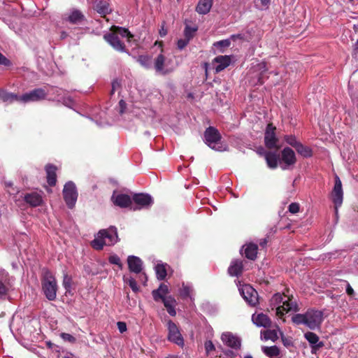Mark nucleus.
<instances>
[{
    "label": "nucleus",
    "instance_id": "obj_1",
    "mask_svg": "<svg viewBox=\"0 0 358 358\" xmlns=\"http://www.w3.org/2000/svg\"><path fill=\"white\" fill-rule=\"evenodd\" d=\"M120 36L127 38L129 42L131 41L134 35L131 34L128 29L112 26L110 32L106 34L103 38L107 41L115 50L124 52H126V46L124 43L120 40Z\"/></svg>",
    "mask_w": 358,
    "mask_h": 358
},
{
    "label": "nucleus",
    "instance_id": "obj_2",
    "mask_svg": "<svg viewBox=\"0 0 358 358\" xmlns=\"http://www.w3.org/2000/svg\"><path fill=\"white\" fill-rule=\"evenodd\" d=\"M119 241L117 229L110 227L107 229H101L97 236L92 241V246L96 250H101L104 245H113Z\"/></svg>",
    "mask_w": 358,
    "mask_h": 358
},
{
    "label": "nucleus",
    "instance_id": "obj_3",
    "mask_svg": "<svg viewBox=\"0 0 358 358\" xmlns=\"http://www.w3.org/2000/svg\"><path fill=\"white\" fill-rule=\"evenodd\" d=\"M42 291L49 301H54L57 297V283L56 278L49 270H45L41 278Z\"/></svg>",
    "mask_w": 358,
    "mask_h": 358
},
{
    "label": "nucleus",
    "instance_id": "obj_4",
    "mask_svg": "<svg viewBox=\"0 0 358 358\" xmlns=\"http://www.w3.org/2000/svg\"><path fill=\"white\" fill-rule=\"evenodd\" d=\"M166 326L168 329V341L182 348L185 346V341L179 327L171 320L167 321Z\"/></svg>",
    "mask_w": 358,
    "mask_h": 358
},
{
    "label": "nucleus",
    "instance_id": "obj_5",
    "mask_svg": "<svg viewBox=\"0 0 358 358\" xmlns=\"http://www.w3.org/2000/svg\"><path fill=\"white\" fill-rule=\"evenodd\" d=\"M63 197L68 208L72 209L75 206L78 199L76 187L72 181H69L64 185Z\"/></svg>",
    "mask_w": 358,
    "mask_h": 358
},
{
    "label": "nucleus",
    "instance_id": "obj_6",
    "mask_svg": "<svg viewBox=\"0 0 358 358\" xmlns=\"http://www.w3.org/2000/svg\"><path fill=\"white\" fill-rule=\"evenodd\" d=\"M221 138L220 133L213 127H208L204 132L205 143L212 149L220 150L218 148H215V144L218 143L221 141Z\"/></svg>",
    "mask_w": 358,
    "mask_h": 358
},
{
    "label": "nucleus",
    "instance_id": "obj_7",
    "mask_svg": "<svg viewBox=\"0 0 358 358\" xmlns=\"http://www.w3.org/2000/svg\"><path fill=\"white\" fill-rule=\"evenodd\" d=\"M47 96V92L42 88H36L22 96H20V101L22 103L35 102L43 100Z\"/></svg>",
    "mask_w": 358,
    "mask_h": 358
},
{
    "label": "nucleus",
    "instance_id": "obj_8",
    "mask_svg": "<svg viewBox=\"0 0 358 358\" xmlns=\"http://www.w3.org/2000/svg\"><path fill=\"white\" fill-rule=\"evenodd\" d=\"M276 127L272 123L268 124L264 133V144L268 149L278 148V138L275 135Z\"/></svg>",
    "mask_w": 358,
    "mask_h": 358
},
{
    "label": "nucleus",
    "instance_id": "obj_9",
    "mask_svg": "<svg viewBox=\"0 0 358 358\" xmlns=\"http://www.w3.org/2000/svg\"><path fill=\"white\" fill-rule=\"evenodd\" d=\"M331 199L334 203L336 211L337 212L338 208L342 205L343 199L342 182L338 176H335L334 187L331 192Z\"/></svg>",
    "mask_w": 358,
    "mask_h": 358
},
{
    "label": "nucleus",
    "instance_id": "obj_10",
    "mask_svg": "<svg viewBox=\"0 0 358 358\" xmlns=\"http://www.w3.org/2000/svg\"><path fill=\"white\" fill-rule=\"evenodd\" d=\"M281 168L283 170L293 166L296 162V157L295 152L292 149L289 147L285 148L281 151Z\"/></svg>",
    "mask_w": 358,
    "mask_h": 358
},
{
    "label": "nucleus",
    "instance_id": "obj_11",
    "mask_svg": "<svg viewBox=\"0 0 358 358\" xmlns=\"http://www.w3.org/2000/svg\"><path fill=\"white\" fill-rule=\"evenodd\" d=\"M307 318V327L310 329L319 327L322 322V313L319 310H308L306 313Z\"/></svg>",
    "mask_w": 358,
    "mask_h": 358
},
{
    "label": "nucleus",
    "instance_id": "obj_12",
    "mask_svg": "<svg viewBox=\"0 0 358 358\" xmlns=\"http://www.w3.org/2000/svg\"><path fill=\"white\" fill-rule=\"evenodd\" d=\"M241 294L246 302L252 306L258 303V293L250 285H245L241 289Z\"/></svg>",
    "mask_w": 358,
    "mask_h": 358
},
{
    "label": "nucleus",
    "instance_id": "obj_13",
    "mask_svg": "<svg viewBox=\"0 0 358 358\" xmlns=\"http://www.w3.org/2000/svg\"><path fill=\"white\" fill-rule=\"evenodd\" d=\"M285 297H287L285 295L282 294L280 293L275 294L272 297L271 301L273 302H274L275 303H283L282 306H278L277 308V313L278 314L283 315L284 314L283 311H285L286 313H287L289 310H292V306L289 301L290 300L289 298L288 297L287 301H284V299Z\"/></svg>",
    "mask_w": 358,
    "mask_h": 358
},
{
    "label": "nucleus",
    "instance_id": "obj_14",
    "mask_svg": "<svg viewBox=\"0 0 358 358\" xmlns=\"http://www.w3.org/2000/svg\"><path fill=\"white\" fill-rule=\"evenodd\" d=\"M132 201L139 206L138 208H148L153 203L152 196L148 194L144 193L135 194L133 196Z\"/></svg>",
    "mask_w": 358,
    "mask_h": 358
},
{
    "label": "nucleus",
    "instance_id": "obj_15",
    "mask_svg": "<svg viewBox=\"0 0 358 358\" xmlns=\"http://www.w3.org/2000/svg\"><path fill=\"white\" fill-rule=\"evenodd\" d=\"M221 339L225 345L231 348L238 350L241 348V340L230 332L223 333Z\"/></svg>",
    "mask_w": 358,
    "mask_h": 358
},
{
    "label": "nucleus",
    "instance_id": "obj_16",
    "mask_svg": "<svg viewBox=\"0 0 358 358\" xmlns=\"http://www.w3.org/2000/svg\"><path fill=\"white\" fill-rule=\"evenodd\" d=\"M111 200L115 206L120 208H127L132 204V199L129 195L125 194H118L117 195L113 194Z\"/></svg>",
    "mask_w": 358,
    "mask_h": 358
},
{
    "label": "nucleus",
    "instance_id": "obj_17",
    "mask_svg": "<svg viewBox=\"0 0 358 358\" xmlns=\"http://www.w3.org/2000/svg\"><path fill=\"white\" fill-rule=\"evenodd\" d=\"M128 268L130 272L134 273H141L143 270L142 260L134 255H130L127 257Z\"/></svg>",
    "mask_w": 358,
    "mask_h": 358
},
{
    "label": "nucleus",
    "instance_id": "obj_18",
    "mask_svg": "<svg viewBox=\"0 0 358 358\" xmlns=\"http://www.w3.org/2000/svg\"><path fill=\"white\" fill-rule=\"evenodd\" d=\"M263 152L264 154V158L266 162V164L270 169H276L278 167V162H280L281 164L279 155H278L275 152L263 150Z\"/></svg>",
    "mask_w": 358,
    "mask_h": 358
},
{
    "label": "nucleus",
    "instance_id": "obj_19",
    "mask_svg": "<svg viewBox=\"0 0 358 358\" xmlns=\"http://www.w3.org/2000/svg\"><path fill=\"white\" fill-rule=\"evenodd\" d=\"M45 170L46 172V178L48 184L50 187L55 186L57 183V166L52 164H48L45 166Z\"/></svg>",
    "mask_w": 358,
    "mask_h": 358
},
{
    "label": "nucleus",
    "instance_id": "obj_20",
    "mask_svg": "<svg viewBox=\"0 0 358 358\" xmlns=\"http://www.w3.org/2000/svg\"><path fill=\"white\" fill-rule=\"evenodd\" d=\"M94 9L100 14L102 17H105L106 15L112 12L110 4L107 0L96 1L94 5Z\"/></svg>",
    "mask_w": 358,
    "mask_h": 358
},
{
    "label": "nucleus",
    "instance_id": "obj_21",
    "mask_svg": "<svg viewBox=\"0 0 358 358\" xmlns=\"http://www.w3.org/2000/svg\"><path fill=\"white\" fill-rule=\"evenodd\" d=\"M243 271V264L241 259H234L228 268V273L231 276H240Z\"/></svg>",
    "mask_w": 358,
    "mask_h": 358
},
{
    "label": "nucleus",
    "instance_id": "obj_22",
    "mask_svg": "<svg viewBox=\"0 0 358 358\" xmlns=\"http://www.w3.org/2000/svg\"><path fill=\"white\" fill-rule=\"evenodd\" d=\"M24 201L31 207H37L42 204L43 198L37 192H31L24 194Z\"/></svg>",
    "mask_w": 358,
    "mask_h": 358
},
{
    "label": "nucleus",
    "instance_id": "obj_23",
    "mask_svg": "<svg viewBox=\"0 0 358 358\" xmlns=\"http://www.w3.org/2000/svg\"><path fill=\"white\" fill-rule=\"evenodd\" d=\"M214 63H217L215 67L216 73H219L228 67L231 64V57L228 55H220L213 59Z\"/></svg>",
    "mask_w": 358,
    "mask_h": 358
},
{
    "label": "nucleus",
    "instance_id": "obj_24",
    "mask_svg": "<svg viewBox=\"0 0 358 358\" xmlns=\"http://www.w3.org/2000/svg\"><path fill=\"white\" fill-rule=\"evenodd\" d=\"M213 0H199L196 6V11L200 15L208 13L212 8Z\"/></svg>",
    "mask_w": 358,
    "mask_h": 358
},
{
    "label": "nucleus",
    "instance_id": "obj_25",
    "mask_svg": "<svg viewBox=\"0 0 358 358\" xmlns=\"http://www.w3.org/2000/svg\"><path fill=\"white\" fill-rule=\"evenodd\" d=\"M252 321L258 327H269L271 324L270 318L264 313L253 315Z\"/></svg>",
    "mask_w": 358,
    "mask_h": 358
},
{
    "label": "nucleus",
    "instance_id": "obj_26",
    "mask_svg": "<svg viewBox=\"0 0 358 358\" xmlns=\"http://www.w3.org/2000/svg\"><path fill=\"white\" fill-rule=\"evenodd\" d=\"M244 248V254L247 259L250 260H255L257 255L258 246L255 243H249L243 246Z\"/></svg>",
    "mask_w": 358,
    "mask_h": 358
},
{
    "label": "nucleus",
    "instance_id": "obj_27",
    "mask_svg": "<svg viewBox=\"0 0 358 358\" xmlns=\"http://www.w3.org/2000/svg\"><path fill=\"white\" fill-rule=\"evenodd\" d=\"M162 302L168 313L171 316H176V311L175 307L177 304L176 299L171 296H168L166 299H163Z\"/></svg>",
    "mask_w": 358,
    "mask_h": 358
},
{
    "label": "nucleus",
    "instance_id": "obj_28",
    "mask_svg": "<svg viewBox=\"0 0 358 358\" xmlns=\"http://www.w3.org/2000/svg\"><path fill=\"white\" fill-rule=\"evenodd\" d=\"M0 99L3 102L11 103L15 101H20V96L12 92H8L5 90L0 89Z\"/></svg>",
    "mask_w": 358,
    "mask_h": 358
},
{
    "label": "nucleus",
    "instance_id": "obj_29",
    "mask_svg": "<svg viewBox=\"0 0 358 358\" xmlns=\"http://www.w3.org/2000/svg\"><path fill=\"white\" fill-rule=\"evenodd\" d=\"M263 352L269 358H280V350L276 345L271 347L263 346L262 348Z\"/></svg>",
    "mask_w": 358,
    "mask_h": 358
},
{
    "label": "nucleus",
    "instance_id": "obj_30",
    "mask_svg": "<svg viewBox=\"0 0 358 358\" xmlns=\"http://www.w3.org/2000/svg\"><path fill=\"white\" fill-rule=\"evenodd\" d=\"M85 19L84 15L78 9H73L68 17V20L71 24H78Z\"/></svg>",
    "mask_w": 358,
    "mask_h": 358
},
{
    "label": "nucleus",
    "instance_id": "obj_31",
    "mask_svg": "<svg viewBox=\"0 0 358 358\" xmlns=\"http://www.w3.org/2000/svg\"><path fill=\"white\" fill-rule=\"evenodd\" d=\"M296 152L303 157L308 158L313 156V150L310 147L299 143L295 148Z\"/></svg>",
    "mask_w": 358,
    "mask_h": 358
},
{
    "label": "nucleus",
    "instance_id": "obj_32",
    "mask_svg": "<svg viewBox=\"0 0 358 358\" xmlns=\"http://www.w3.org/2000/svg\"><path fill=\"white\" fill-rule=\"evenodd\" d=\"M166 264H158L155 266L157 278L159 280L165 279L167 275Z\"/></svg>",
    "mask_w": 358,
    "mask_h": 358
},
{
    "label": "nucleus",
    "instance_id": "obj_33",
    "mask_svg": "<svg viewBox=\"0 0 358 358\" xmlns=\"http://www.w3.org/2000/svg\"><path fill=\"white\" fill-rule=\"evenodd\" d=\"M165 62V57L162 54H159L155 60V68L157 72L162 73L163 74L166 73V71H164V65Z\"/></svg>",
    "mask_w": 358,
    "mask_h": 358
},
{
    "label": "nucleus",
    "instance_id": "obj_34",
    "mask_svg": "<svg viewBox=\"0 0 358 358\" xmlns=\"http://www.w3.org/2000/svg\"><path fill=\"white\" fill-rule=\"evenodd\" d=\"M159 292H162V294H164L166 295L169 293V289L166 285H165L164 283H161L159 287H158V289H154L152 292V295L153 299L155 301H159L160 296L158 294Z\"/></svg>",
    "mask_w": 358,
    "mask_h": 358
},
{
    "label": "nucleus",
    "instance_id": "obj_35",
    "mask_svg": "<svg viewBox=\"0 0 358 358\" xmlns=\"http://www.w3.org/2000/svg\"><path fill=\"white\" fill-rule=\"evenodd\" d=\"M197 30H198L197 26L190 27L185 22V27L184 29L185 38L189 41L192 40L194 38Z\"/></svg>",
    "mask_w": 358,
    "mask_h": 358
},
{
    "label": "nucleus",
    "instance_id": "obj_36",
    "mask_svg": "<svg viewBox=\"0 0 358 358\" xmlns=\"http://www.w3.org/2000/svg\"><path fill=\"white\" fill-rule=\"evenodd\" d=\"M9 283L3 276H0V299L4 297L8 292Z\"/></svg>",
    "mask_w": 358,
    "mask_h": 358
},
{
    "label": "nucleus",
    "instance_id": "obj_37",
    "mask_svg": "<svg viewBox=\"0 0 358 358\" xmlns=\"http://www.w3.org/2000/svg\"><path fill=\"white\" fill-rule=\"evenodd\" d=\"M262 334L266 341L271 340L274 342L278 338V334L275 330H266L262 332Z\"/></svg>",
    "mask_w": 358,
    "mask_h": 358
},
{
    "label": "nucleus",
    "instance_id": "obj_38",
    "mask_svg": "<svg viewBox=\"0 0 358 358\" xmlns=\"http://www.w3.org/2000/svg\"><path fill=\"white\" fill-rule=\"evenodd\" d=\"M213 45L219 50L220 52L223 53L224 52V48L230 46L231 41L229 39H225L215 42Z\"/></svg>",
    "mask_w": 358,
    "mask_h": 358
},
{
    "label": "nucleus",
    "instance_id": "obj_39",
    "mask_svg": "<svg viewBox=\"0 0 358 358\" xmlns=\"http://www.w3.org/2000/svg\"><path fill=\"white\" fill-rule=\"evenodd\" d=\"M259 69L261 70L260 75L258 78V82L259 84L262 85L264 83L265 79L268 78V76H265L264 73L267 71L268 69L266 67V64L264 62H262L258 65Z\"/></svg>",
    "mask_w": 358,
    "mask_h": 358
},
{
    "label": "nucleus",
    "instance_id": "obj_40",
    "mask_svg": "<svg viewBox=\"0 0 358 358\" xmlns=\"http://www.w3.org/2000/svg\"><path fill=\"white\" fill-rule=\"evenodd\" d=\"M292 320L296 324H306L307 326V318H306V313H304V314H299H299H296V315H294L292 317Z\"/></svg>",
    "mask_w": 358,
    "mask_h": 358
},
{
    "label": "nucleus",
    "instance_id": "obj_41",
    "mask_svg": "<svg viewBox=\"0 0 358 358\" xmlns=\"http://www.w3.org/2000/svg\"><path fill=\"white\" fill-rule=\"evenodd\" d=\"M305 338L309 342L310 345L312 344H316L317 343L320 342V338L319 336L311 331H308L304 334Z\"/></svg>",
    "mask_w": 358,
    "mask_h": 358
},
{
    "label": "nucleus",
    "instance_id": "obj_42",
    "mask_svg": "<svg viewBox=\"0 0 358 358\" xmlns=\"http://www.w3.org/2000/svg\"><path fill=\"white\" fill-rule=\"evenodd\" d=\"M270 3L271 0H254L255 7L261 10L268 8Z\"/></svg>",
    "mask_w": 358,
    "mask_h": 358
},
{
    "label": "nucleus",
    "instance_id": "obj_43",
    "mask_svg": "<svg viewBox=\"0 0 358 358\" xmlns=\"http://www.w3.org/2000/svg\"><path fill=\"white\" fill-rule=\"evenodd\" d=\"M108 262L111 264H115L120 269H122L123 264L121 262L120 258L117 255H110L108 257Z\"/></svg>",
    "mask_w": 358,
    "mask_h": 358
},
{
    "label": "nucleus",
    "instance_id": "obj_44",
    "mask_svg": "<svg viewBox=\"0 0 358 358\" xmlns=\"http://www.w3.org/2000/svg\"><path fill=\"white\" fill-rule=\"evenodd\" d=\"M62 284L66 292H69L71 288L72 278L68 274H64Z\"/></svg>",
    "mask_w": 358,
    "mask_h": 358
},
{
    "label": "nucleus",
    "instance_id": "obj_45",
    "mask_svg": "<svg viewBox=\"0 0 358 358\" xmlns=\"http://www.w3.org/2000/svg\"><path fill=\"white\" fill-rule=\"evenodd\" d=\"M284 139L287 142V143H288L294 148L300 143L296 141L295 136L293 135H286L285 136Z\"/></svg>",
    "mask_w": 358,
    "mask_h": 358
},
{
    "label": "nucleus",
    "instance_id": "obj_46",
    "mask_svg": "<svg viewBox=\"0 0 358 358\" xmlns=\"http://www.w3.org/2000/svg\"><path fill=\"white\" fill-rule=\"evenodd\" d=\"M129 286L131 287L133 292H138L139 291V287L137 285V282L136 280L133 278H130L127 280Z\"/></svg>",
    "mask_w": 358,
    "mask_h": 358
},
{
    "label": "nucleus",
    "instance_id": "obj_47",
    "mask_svg": "<svg viewBox=\"0 0 358 358\" xmlns=\"http://www.w3.org/2000/svg\"><path fill=\"white\" fill-rule=\"evenodd\" d=\"M204 348L207 355H208L210 352L215 350V347L211 341H206L204 343Z\"/></svg>",
    "mask_w": 358,
    "mask_h": 358
},
{
    "label": "nucleus",
    "instance_id": "obj_48",
    "mask_svg": "<svg viewBox=\"0 0 358 358\" xmlns=\"http://www.w3.org/2000/svg\"><path fill=\"white\" fill-rule=\"evenodd\" d=\"M60 336L64 341H68L71 343H75L76 341V338L68 333H62Z\"/></svg>",
    "mask_w": 358,
    "mask_h": 358
},
{
    "label": "nucleus",
    "instance_id": "obj_49",
    "mask_svg": "<svg viewBox=\"0 0 358 358\" xmlns=\"http://www.w3.org/2000/svg\"><path fill=\"white\" fill-rule=\"evenodd\" d=\"M150 59V58L148 55H140V56H138L137 61L142 66H147L149 64Z\"/></svg>",
    "mask_w": 358,
    "mask_h": 358
},
{
    "label": "nucleus",
    "instance_id": "obj_50",
    "mask_svg": "<svg viewBox=\"0 0 358 358\" xmlns=\"http://www.w3.org/2000/svg\"><path fill=\"white\" fill-rule=\"evenodd\" d=\"M300 205L298 203H292L288 207V210L292 214H296L299 212Z\"/></svg>",
    "mask_w": 358,
    "mask_h": 358
},
{
    "label": "nucleus",
    "instance_id": "obj_51",
    "mask_svg": "<svg viewBox=\"0 0 358 358\" xmlns=\"http://www.w3.org/2000/svg\"><path fill=\"white\" fill-rule=\"evenodd\" d=\"M324 346V343L322 341H320L316 344L311 345V353L316 354L317 351Z\"/></svg>",
    "mask_w": 358,
    "mask_h": 358
},
{
    "label": "nucleus",
    "instance_id": "obj_52",
    "mask_svg": "<svg viewBox=\"0 0 358 358\" xmlns=\"http://www.w3.org/2000/svg\"><path fill=\"white\" fill-rule=\"evenodd\" d=\"M189 42V41L185 38L184 39H179L177 43L178 49L182 50L187 45Z\"/></svg>",
    "mask_w": 358,
    "mask_h": 358
},
{
    "label": "nucleus",
    "instance_id": "obj_53",
    "mask_svg": "<svg viewBox=\"0 0 358 358\" xmlns=\"http://www.w3.org/2000/svg\"><path fill=\"white\" fill-rule=\"evenodd\" d=\"M190 292H191V290H190V289L188 287L184 286L182 287V289H181V291H180V295L183 298L188 297L190 295Z\"/></svg>",
    "mask_w": 358,
    "mask_h": 358
},
{
    "label": "nucleus",
    "instance_id": "obj_54",
    "mask_svg": "<svg viewBox=\"0 0 358 358\" xmlns=\"http://www.w3.org/2000/svg\"><path fill=\"white\" fill-rule=\"evenodd\" d=\"M117 326L120 333H124L127 331V324L124 322H117Z\"/></svg>",
    "mask_w": 358,
    "mask_h": 358
},
{
    "label": "nucleus",
    "instance_id": "obj_55",
    "mask_svg": "<svg viewBox=\"0 0 358 358\" xmlns=\"http://www.w3.org/2000/svg\"><path fill=\"white\" fill-rule=\"evenodd\" d=\"M6 187H8L10 189H7V192L10 194H15L16 193L18 192V191L17 189H15V188H14L13 187V184L11 182H6Z\"/></svg>",
    "mask_w": 358,
    "mask_h": 358
},
{
    "label": "nucleus",
    "instance_id": "obj_56",
    "mask_svg": "<svg viewBox=\"0 0 358 358\" xmlns=\"http://www.w3.org/2000/svg\"><path fill=\"white\" fill-rule=\"evenodd\" d=\"M119 107H120V114L124 113V112L125 111L126 108H127V103L123 99H121L119 101Z\"/></svg>",
    "mask_w": 358,
    "mask_h": 358
},
{
    "label": "nucleus",
    "instance_id": "obj_57",
    "mask_svg": "<svg viewBox=\"0 0 358 358\" xmlns=\"http://www.w3.org/2000/svg\"><path fill=\"white\" fill-rule=\"evenodd\" d=\"M0 64L8 66L10 64V61L0 52Z\"/></svg>",
    "mask_w": 358,
    "mask_h": 358
},
{
    "label": "nucleus",
    "instance_id": "obj_58",
    "mask_svg": "<svg viewBox=\"0 0 358 358\" xmlns=\"http://www.w3.org/2000/svg\"><path fill=\"white\" fill-rule=\"evenodd\" d=\"M121 87L120 83L117 80H113L112 83L111 89H113V91H117Z\"/></svg>",
    "mask_w": 358,
    "mask_h": 358
},
{
    "label": "nucleus",
    "instance_id": "obj_59",
    "mask_svg": "<svg viewBox=\"0 0 358 358\" xmlns=\"http://www.w3.org/2000/svg\"><path fill=\"white\" fill-rule=\"evenodd\" d=\"M347 282V286H346L347 294L350 296H354V294H355L354 289H352V287L350 286V285L348 282Z\"/></svg>",
    "mask_w": 358,
    "mask_h": 358
},
{
    "label": "nucleus",
    "instance_id": "obj_60",
    "mask_svg": "<svg viewBox=\"0 0 358 358\" xmlns=\"http://www.w3.org/2000/svg\"><path fill=\"white\" fill-rule=\"evenodd\" d=\"M282 341L283 345L286 347L292 345V342L289 338L282 336Z\"/></svg>",
    "mask_w": 358,
    "mask_h": 358
},
{
    "label": "nucleus",
    "instance_id": "obj_61",
    "mask_svg": "<svg viewBox=\"0 0 358 358\" xmlns=\"http://www.w3.org/2000/svg\"><path fill=\"white\" fill-rule=\"evenodd\" d=\"M224 355H226L227 357H230V358H234L236 356L234 352L231 350H224Z\"/></svg>",
    "mask_w": 358,
    "mask_h": 358
},
{
    "label": "nucleus",
    "instance_id": "obj_62",
    "mask_svg": "<svg viewBox=\"0 0 358 358\" xmlns=\"http://www.w3.org/2000/svg\"><path fill=\"white\" fill-rule=\"evenodd\" d=\"M268 243V240L266 238L261 239L259 241V245L262 248H264Z\"/></svg>",
    "mask_w": 358,
    "mask_h": 358
},
{
    "label": "nucleus",
    "instance_id": "obj_63",
    "mask_svg": "<svg viewBox=\"0 0 358 358\" xmlns=\"http://www.w3.org/2000/svg\"><path fill=\"white\" fill-rule=\"evenodd\" d=\"M167 34V30L164 29V25L162 27V29L159 30V35L162 37L165 36Z\"/></svg>",
    "mask_w": 358,
    "mask_h": 358
},
{
    "label": "nucleus",
    "instance_id": "obj_64",
    "mask_svg": "<svg viewBox=\"0 0 358 358\" xmlns=\"http://www.w3.org/2000/svg\"><path fill=\"white\" fill-rule=\"evenodd\" d=\"M357 52H358V40L357 41V42L354 45V52H355V54H357Z\"/></svg>",
    "mask_w": 358,
    "mask_h": 358
}]
</instances>
